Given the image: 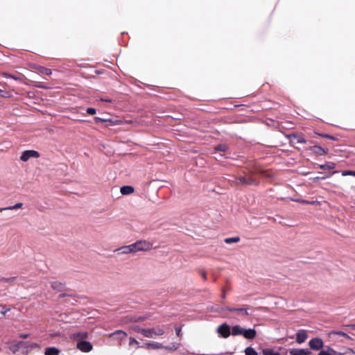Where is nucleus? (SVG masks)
Instances as JSON below:
<instances>
[{
	"instance_id": "4be33fe9",
	"label": "nucleus",
	"mask_w": 355,
	"mask_h": 355,
	"mask_svg": "<svg viewBox=\"0 0 355 355\" xmlns=\"http://www.w3.org/2000/svg\"><path fill=\"white\" fill-rule=\"evenodd\" d=\"M132 329L133 331H135V332L139 333V334H142V335H143V332H142V331H146V329H145V328H141V327H137V326H136V327H133L132 328Z\"/></svg>"
},
{
	"instance_id": "9b49d317",
	"label": "nucleus",
	"mask_w": 355,
	"mask_h": 355,
	"mask_svg": "<svg viewBox=\"0 0 355 355\" xmlns=\"http://www.w3.org/2000/svg\"><path fill=\"white\" fill-rule=\"evenodd\" d=\"M245 329L239 325H235L232 327V334L233 336H243Z\"/></svg>"
},
{
	"instance_id": "f03ea898",
	"label": "nucleus",
	"mask_w": 355,
	"mask_h": 355,
	"mask_svg": "<svg viewBox=\"0 0 355 355\" xmlns=\"http://www.w3.org/2000/svg\"><path fill=\"white\" fill-rule=\"evenodd\" d=\"M135 252L149 251L153 248V243L146 240H139L133 243Z\"/></svg>"
},
{
	"instance_id": "473e14b6",
	"label": "nucleus",
	"mask_w": 355,
	"mask_h": 355,
	"mask_svg": "<svg viewBox=\"0 0 355 355\" xmlns=\"http://www.w3.org/2000/svg\"><path fill=\"white\" fill-rule=\"evenodd\" d=\"M45 73L47 74V75H49L51 73V71L49 69H46L45 70Z\"/></svg>"
},
{
	"instance_id": "c9c22d12",
	"label": "nucleus",
	"mask_w": 355,
	"mask_h": 355,
	"mask_svg": "<svg viewBox=\"0 0 355 355\" xmlns=\"http://www.w3.org/2000/svg\"><path fill=\"white\" fill-rule=\"evenodd\" d=\"M315 148L318 149V152L322 151L324 153L323 149H322L321 148H319V147H315Z\"/></svg>"
},
{
	"instance_id": "6ab92c4d",
	"label": "nucleus",
	"mask_w": 355,
	"mask_h": 355,
	"mask_svg": "<svg viewBox=\"0 0 355 355\" xmlns=\"http://www.w3.org/2000/svg\"><path fill=\"white\" fill-rule=\"evenodd\" d=\"M23 204L21 202H17L12 206L6 207V210H14L20 209L22 207Z\"/></svg>"
},
{
	"instance_id": "ddd939ff",
	"label": "nucleus",
	"mask_w": 355,
	"mask_h": 355,
	"mask_svg": "<svg viewBox=\"0 0 355 355\" xmlns=\"http://www.w3.org/2000/svg\"><path fill=\"white\" fill-rule=\"evenodd\" d=\"M120 191L123 195H129L134 192V188L131 186H123L121 188Z\"/></svg>"
},
{
	"instance_id": "0eeeda50",
	"label": "nucleus",
	"mask_w": 355,
	"mask_h": 355,
	"mask_svg": "<svg viewBox=\"0 0 355 355\" xmlns=\"http://www.w3.org/2000/svg\"><path fill=\"white\" fill-rule=\"evenodd\" d=\"M309 345L311 349L318 350L323 347V342L320 338H315L311 339L309 341Z\"/></svg>"
},
{
	"instance_id": "4468645a",
	"label": "nucleus",
	"mask_w": 355,
	"mask_h": 355,
	"mask_svg": "<svg viewBox=\"0 0 355 355\" xmlns=\"http://www.w3.org/2000/svg\"><path fill=\"white\" fill-rule=\"evenodd\" d=\"M263 355H281L278 352L275 351L273 348H265L261 350Z\"/></svg>"
},
{
	"instance_id": "9d476101",
	"label": "nucleus",
	"mask_w": 355,
	"mask_h": 355,
	"mask_svg": "<svg viewBox=\"0 0 355 355\" xmlns=\"http://www.w3.org/2000/svg\"><path fill=\"white\" fill-rule=\"evenodd\" d=\"M257 336V331L254 329H245L243 336L247 339H253Z\"/></svg>"
},
{
	"instance_id": "b1692460",
	"label": "nucleus",
	"mask_w": 355,
	"mask_h": 355,
	"mask_svg": "<svg viewBox=\"0 0 355 355\" xmlns=\"http://www.w3.org/2000/svg\"><path fill=\"white\" fill-rule=\"evenodd\" d=\"M343 175H353L355 176V171H345L342 173Z\"/></svg>"
},
{
	"instance_id": "cd10ccee",
	"label": "nucleus",
	"mask_w": 355,
	"mask_h": 355,
	"mask_svg": "<svg viewBox=\"0 0 355 355\" xmlns=\"http://www.w3.org/2000/svg\"><path fill=\"white\" fill-rule=\"evenodd\" d=\"M87 112L89 114L93 115V114H95L96 112V110L94 108L89 107V108L87 109Z\"/></svg>"
},
{
	"instance_id": "7c9ffc66",
	"label": "nucleus",
	"mask_w": 355,
	"mask_h": 355,
	"mask_svg": "<svg viewBox=\"0 0 355 355\" xmlns=\"http://www.w3.org/2000/svg\"><path fill=\"white\" fill-rule=\"evenodd\" d=\"M318 355H329L328 349L321 351Z\"/></svg>"
},
{
	"instance_id": "1a4fd4ad",
	"label": "nucleus",
	"mask_w": 355,
	"mask_h": 355,
	"mask_svg": "<svg viewBox=\"0 0 355 355\" xmlns=\"http://www.w3.org/2000/svg\"><path fill=\"white\" fill-rule=\"evenodd\" d=\"M291 355H309L311 352L304 349H291L289 351Z\"/></svg>"
},
{
	"instance_id": "f257e3e1",
	"label": "nucleus",
	"mask_w": 355,
	"mask_h": 355,
	"mask_svg": "<svg viewBox=\"0 0 355 355\" xmlns=\"http://www.w3.org/2000/svg\"><path fill=\"white\" fill-rule=\"evenodd\" d=\"M143 336L148 338H156L165 334L164 326H156L152 328H147L146 331H142Z\"/></svg>"
},
{
	"instance_id": "e433bc0d",
	"label": "nucleus",
	"mask_w": 355,
	"mask_h": 355,
	"mask_svg": "<svg viewBox=\"0 0 355 355\" xmlns=\"http://www.w3.org/2000/svg\"><path fill=\"white\" fill-rule=\"evenodd\" d=\"M207 355H218V354H207Z\"/></svg>"
},
{
	"instance_id": "aec40b11",
	"label": "nucleus",
	"mask_w": 355,
	"mask_h": 355,
	"mask_svg": "<svg viewBox=\"0 0 355 355\" xmlns=\"http://www.w3.org/2000/svg\"><path fill=\"white\" fill-rule=\"evenodd\" d=\"M231 311H236L241 315H248L247 309H230Z\"/></svg>"
},
{
	"instance_id": "423d86ee",
	"label": "nucleus",
	"mask_w": 355,
	"mask_h": 355,
	"mask_svg": "<svg viewBox=\"0 0 355 355\" xmlns=\"http://www.w3.org/2000/svg\"><path fill=\"white\" fill-rule=\"evenodd\" d=\"M76 347L83 352H89L92 349V344L87 341L78 342Z\"/></svg>"
},
{
	"instance_id": "f3484780",
	"label": "nucleus",
	"mask_w": 355,
	"mask_h": 355,
	"mask_svg": "<svg viewBox=\"0 0 355 355\" xmlns=\"http://www.w3.org/2000/svg\"><path fill=\"white\" fill-rule=\"evenodd\" d=\"M344 336L347 337V334L342 331H331L328 334V336L330 338H333L335 336Z\"/></svg>"
},
{
	"instance_id": "7ed1b4c3",
	"label": "nucleus",
	"mask_w": 355,
	"mask_h": 355,
	"mask_svg": "<svg viewBox=\"0 0 355 355\" xmlns=\"http://www.w3.org/2000/svg\"><path fill=\"white\" fill-rule=\"evenodd\" d=\"M178 343H174L171 347H164L162 344L157 342H148L145 344V347L147 349H167L175 350L179 347Z\"/></svg>"
},
{
	"instance_id": "f8f14e48",
	"label": "nucleus",
	"mask_w": 355,
	"mask_h": 355,
	"mask_svg": "<svg viewBox=\"0 0 355 355\" xmlns=\"http://www.w3.org/2000/svg\"><path fill=\"white\" fill-rule=\"evenodd\" d=\"M307 337V334L304 331H300L296 334V341L301 344L306 340Z\"/></svg>"
},
{
	"instance_id": "dca6fc26",
	"label": "nucleus",
	"mask_w": 355,
	"mask_h": 355,
	"mask_svg": "<svg viewBox=\"0 0 355 355\" xmlns=\"http://www.w3.org/2000/svg\"><path fill=\"white\" fill-rule=\"evenodd\" d=\"M245 355H258V353L252 347H248L245 349Z\"/></svg>"
},
{
	"instance_id": "c85d7f7f",
	"label": "nucleus",
	"mask_w": 355,
	"mask_h": 355,
	"mask_svg": "<svg viewBox=\"0 0 355 355\" xmlns=\"http://www.w3.org/2000/svg\"><path fill=\"white\" fill-rule=\"evenodd\" d=\"M216 150L225 151L227 149V146L225 145H219L216 147Z\"/></svg>"
},
{
	"instance_id": "bb28decb",
	"label": "nucleus",
	"mask_w": 355,
	"mask_h": 355,
	"mask_svg": "<svg viewBox=\"0 0 355 355\" xmlns=\"http://www.w3.org/2000/svg\"><path fill=\"white\" fill-rule=\"evenodd\" d=\"M144 320H145V318H144V317H137V318H132L130 320L132 322H137L143 321Z\"/></svg>"
},
{
	"instance_id": "2f4dec72",
	"label": "nucleus",
	"mask_w": 355,
	"mask_h": 355,
	"mask_svg": "<svg viewBox=\"0 0 355 355\" xmlns=\"http://www.w3.org/2000/svg\"><path fill=\"white\" fill-rule=\"evenodd\" d=\"M180 331H181V329H176V334H177L178 336H179V335H180Z\"/></svg>"
},
{
	"instance_id": "a878e982",
	"label": "nucleus",
	"mask_w": 355,
	"mask_h": 355,
	"mask_svg": "<svg viewBox=\"0 0 355 355\" xmlns=\"http://www.w3.org/2000/svg\"><path fill=\"white\" fill-rule=\"evenodd\" d=\"M130 345H136V346H138L139 345V343L138 341L135 339L134 338H130Z\"/></svg>"
},
{
	"instance_id": "c756f323",
	"label": "nucleus",
	"mask_w": 355,
	"mask_h": 355,
	"mask_svg": "<svg viewBox=\"0 0 355 355\" xmlns=\"http://www.w3.org/2000/svg\"><path fill=\"white\" fill-rule=\"evenodd\" d=\"M94 120L96 122H106L107 119H101L100 117H95Z\"/></svg>"
},
{
	"instance_id": "72a5a7b5",
	"label": "nucleus",
	"mask_w": 355,
	"mask_h": 355,
	"mask_svg": "<svg viewBox=\"0 0 355 355\" xmlns=\"http://www.w3.org/2000/svg\"><path fill=\"white\" fill-rule=\"evenodd\" d=\"M6 207H1L0 208V212H2L3 211H6Z\"/></svg>"
},
{
	"instance_id": "a211bd4d",
	"label": "nucleus",
	"mask_w": 355,
	"mask_h": 355,
	"mask_svg": "<svg viewBox=\"0 0 355 355\" xmlns=\"http://www.w3.org/2000/svg\"><path fill=\"white\" fill-rule=\"evenodd\" d=\"M240 241L239 237H232V238H227L225 239V242L227 244L233 243H237Z\"/></svg>"
},
{
	"instance_id": "393cba45",
	"label": "nucleus",
	"mask_w": 355,
	"mask_h": 355,
	"mask_svg": "<svg viewBox=\"0 0 355 355\" xmlns=\"http://www.w3.org/2000/svg\"><path fill=\"white\" fill-rule=\"evenodd\" d=\"M329 355H340V354L331 348H328Z\"/></svg>"
},
{
	"instance_id": "6e6552de",
	"label": "nucleus",
	"mask_w": 355,
	"mask_h": 355,
	"mask_svg": "<svg viewBox=\"0 0 355 355\" xmlns=\"http://www.w3.org/2000/svg\"><path fill=\"white\" fill-rule=\"evenodd\" d=\"M116 252H117L119 254H127L130 253H135L134 250L133 243L128 245H124L122 246L117 250H116Z\"/></svg>"
},
{
	"instance_id": "412c9836",
	"label": "nucleus",
	"mask_w": 355,
	"mask_h": 355,
	"mask_svg": "<svg viewBox=\"0 0 355 355\" xmlns=\"http://www.w3.org/2000/svg\"><path fill=\"white\" fill-rule=\"evenodd\" d=\"M113 335H117L119 336L120 338H125L126 336V333L124 332L123 331H121V330H118L116 331H115Z\"/></svg>"
},
{
	"instance_id": "2eb2a0df",
	"label": "nucleus",
	"mask_w": 355,
	"mask_h": 355,
	"mask_svg": "<svg viewBox=\"0 0 355 355\" xmlns=\"http://www.w3.org/2000/svg\"><path fill=\"white\" fill-rule=\"evenodd\" d=\"M59 349L55 347H49L46 348L44 352L45 355H58Z\"/></svg>"
},
{
	"instance_id": "5701e85b",
	"label": "nucleus",
	"mask_w": 355,
	"mask_h": 355,
	"mask_svg": "<svg viewBox=\"0 0 355 355\" xmlns=\"http://www.w3.org/2000/svg\"><path fill=\"white\" fill-rule=\"evenodd\" d=\"M107 121L110 122L112 125H120L122 123V121L119 120L113 121L112 119H107Z\"/></svg>"
},
{
	"instance_id": "20e7f679",
	"label": "nucleus",
	"mask_w": 355,
	"mask_h": 355,
	"mask_svg": "<svg viewBox=\"0 0 355 355\" xmlns=\"http://www.w3.org/2000/svg\"><path fill=\"white\" fill-rule=\"evenodd\" d=\"M40 157V153L34 150H27L21 153L20 156L21 161L26 162L28 161L31 158H38Z\"/></svg>"
},
{
	"instance_id": "39448f33",
	"label": "nucleus",
	"mask_w": 355,
	"mask_h": 355,
	"mask_svg": "<svg viewBox=\"0 0 355 355\" xmlns=\"http://www.w3.org/2000/svg\"><path fill=\"white\" fill-rule=\"evenodd\" d=\"M217 331L223 337L227 338L232 334V329L226 324H223L217 329Z\"/></svg>"
},
{
	"instance_id": "f704fd0d",
	"label": "nucleus",
	"mask_w": 355,
	"mask_h": 355,
	"mask_svg": "<svg viewBox=\"0 0 355 355\" xmlns=\"http://www.w3.org/2000/svg\"><path fill=\"white\" fill-rule=\"evenodd\" d=\"M315 148L318 149V152L322 151L324 153L323 149H322L321 148H319V147H315Z\"/></svg>"
}]
</instances>
